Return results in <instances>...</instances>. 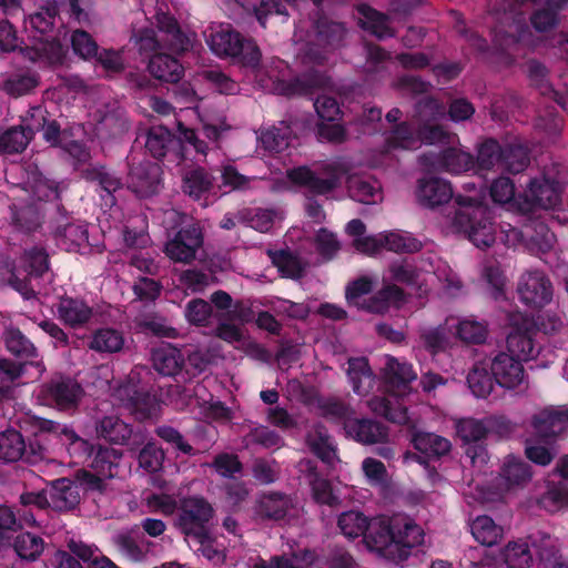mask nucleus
<instances>
[{
	"mask_svg": "<svg viewBox=\"0 0 568 568\" xmlns=\"http://www.w3.org/2000/svg\"><path fill=\"white\" fill-rule=\"evenodd\" d=\"M160 166L156 163L150 161L133 163L129 173V187L141 197L153 195L160 186Z\"/></svg>",
	"mask_w": 568,
	"mask_h": 568,
	"instance_id": "15",
	"label": "nucleus"
},
{
	"mask_svg": "<svg viewBox=\"0 0 568 568\" xmlns=\"http://www.w3.org/2000/svg\"><path fill=\"white\" fill-rule=\"evenodd\" d=\"M291 505V499L287 496L271 493L261 496L257 501L256 511L261 517L278 520L286 515Z\"/></svg>",
	"mask_w": 568,
	"mask_h": 568,
	"instance_id": "34",
	"label": "nucleus"
},
{
	"mask_svg": "<svg viewBox=\"0 0 568 568\" xmlns=\"http://www.w3.org/2000/svg\"><path fill=\"white\" fill-rule=\"evenodd\" d=\"M560 194L561 190L558 183L545 178L535 179L525 191V210L556 209L560 204Z\"/></svg>",
	"mask_w": 568,
	"mask_h": 568,
	"instance_id": "14",
	"label": "nucleus"
},
{
	"mask_svg": "<svg viewBox=\"0 0 568 568\" xmlns=\"http://www.w3.org/2000/svg\"><path fill=\"white\" fill-rule=\"evenodd\" d=\"M114 396L119 399L134 416L136 420H145L158 417L161 405L155 396L138 389L135 385L128 383L115 389Z\"/></svg>",
	"mask_w": 568,
	"mask_h": 568,
	"instance_id": "8",
	"label": "nucleus"
},
{
	"mask_svg": "<svg viewBox=\"0 0 568 568\" xmlns=\"http://www.w3.org/2000/svg\"><path fill=\"white\" fill-rule=\"evenodd\" d=\"M489 365L479 363L467 376L469 388L476 397H487L494 389V375L488 373Z\"/></svg>",
	"mask_w": 568,
	"mask_h": 568,
	"instance_id": "45",
	"label": "nucleus"
},
{
	"mask_svg": "<svg viewBox=\"0 0 568 568\" xmlns=\"http://www.w3.org/2000/svg\"><path fill=\"white\" fill-rule=\"evenodd\" d=\"M513 354H498L489 364L495 382L505 388H515L524 382L521 361Z\"/></svg>",
	"mask_w": 568,
	"mask_h": 568,
	"instance_id": "16",
	"label": "nucleus"
},
{
	"mask_svg": "<svg viewBox=\"0 0 568 568\" xmlns=\"http://www.w3.org/2000/svg\"><path fill=\"white\" fill-rule=\"evenodd\" d=\"M42 120L43 110L41 108H32L23 120V125L11 128L0 134V151L3 153L22 152L34 132L39 131Z\"/></svg>",
	"mask_w": 568,
	"mask_h": 568,
	"instance_id": "10",
	"label": "nucleus"
},
{
	"mask_svg": "<svg viewBox=\"0 0 568 568\" xmlns=\"http://www.w3.org/2000/svg\"><path fill=\"white\" fill-rule=\"evenodd\" d=\"M203 244L202 233L196 226L180 230L164 247L166 256L178 263H191Z\"/></svg>",
	"mask_w": 568,
	"mask_h": 568,
	"instance_id": "12",
	"label": "nucleus"
},
{
	"mask_svg": "<svg viewBox=\"0 0 568 568\" xmlns=\"http://www.w3.org/2000/svg\"><path fill=\"white\" fill-rule=\"evenodd\" d=\"M531 477L529 466L521 459L509 455L505 457L500 470L499 486L503 489H511L516 486L526 484Z\"/></svg>",
	"mask_w": 568,
	"mask_h": 568,
	"instance_id": "27",
	"label": "nucleus"
},
{
	"mask_svg": "<svg viewBox=\"0 0 568 568\" xmlns=\"http://www.w3.org/2000/svg\"><path fill=\"white\" fill-rule=\"evenodd\" d=\"M58 10L54 4L48 6L29 17L30 27L39 32L42 38L52 30Z\"/></svg>",
	"mask_w": 568,
	"mask_h": 568,
	"instance_id": "60",
	"label": "nucleus"
},
{
	"mask_svg": "<svg viewBox=\"0 0 568 568\" xmlns=\"http://www.w3.org/2000/svg\"><path fill=\"white\" fill-rule=\"evenodd\" d=\"M149 71L159 80L178 82L183 74V67L175 58L158 52L150 59Z\"/></svg>",
	"mask_w": 568,
	"mask_h": 568,
	"instance_id": "29",
	"label": "nucleus"
},
{
	"mask_svg": "<svg viewBox=\"0 0 568 568\" xmlns=\"http://www.w3.org/2000/svg\"><path fill=\"white\" fill-rule=\"evenodd\" d=\"M392 278L406 284H414L419 281L420 273L433 274L443 288L450 295L457 294L462 287V281L450 266L438 256H427L419 261L414 267L407 262H396L389 266Z\"/></svg>",
	"mask_w": 568,
	"mask_h": 568,
	"instance_id": "3",
	"label": "nucleus"
},
{
	"mask_svg": "<svg viewBox=\"0 0 568 568\" xmlns=\"http://www.w3.org/2000/svg\"><path fill=\"white\" fill-rule=\"evenodd\" d=\"M4 341L8 351L18 357L28 359L37 356V348L33 343L18 328L9 327L6 331Z\"/></svg>",
	"mask_w": 568,
	"mask_h": 568,
	"instance_id": "46",
	"label": "nucleus"
},
{
	"mask_svg": "<svg viewBox=\"0 0 568 568\" xmlns=\"http://www.w3.org/2000/svg\"><path fill=\"white\" fill-rule=\"evenodd\" d=\"M387 390L394 397H403L410 392V383L417 378L413 366L397 358L387 357L385 364Z\"/></svg>",
	"mask_w": 568,
	"mask_h": 568,
	"instance_id": "17",
	"label": "nucleus"
},
{
	"mask_svg": "<svg viewBox=\"0 0 568 568\" xmlns=\"http://www.w3.org/2000/svg\"><path fill=\"white\" fill-rule=\"evenodd\" d=\"M179 526L186 536L205 537V526L213 518L210 503L200 496L183 498L181 501Z\"/></svg>",
	"mask_w": 568,
	"mask_h": 568,
	"instance_id": "7",
	"label": "nucleus"
},
{
	"mask_svg": "<svg viewBox=\"0 0 568 568\" xmlns=\"http://www.w3.org/2000/svg\"><path fill=\"white\" fill-rule=\"evenodd\" d=\"M61 244L67 250H78L88 242V230L82 224L70 223L60 233Z\"/></svg>",
	"mask_w": 568,
	"mask_h": 568,
	"instance_id": "57",
	"label": "nucleus"
},
{
	"mask_svg": "<svg viewBox=\"0 0 568 568\" xmlns=\"http://www.w3.org/2000/svg\"><path fill=\"white\" fill-rule=\"evenodd\" d=\"M164 452L155 443L149 442L139 454V464L150 473L159 470L164 462Z\"/></svg>",
	"mask_w": 568,
	"mask_h": 568,
	"instance_id": "58",
	"label": "nucleus"
},
{
	"mask_svg": "<svg viewBox=\"0 0 568 568\" xmlns=\"http://www.w3.org/2000/svg\"><path fill=\"white\" fill-rule=\"evenodd\" d=\"M291 134L290 126L285 122H280L278 125L262 131L258 139L266 151L280 153L288 146Z\"/></svg>",
	"mask_w": 568,
	"mask_h": 568,
	"instance_id": "40",
	"label": "nucleus"
},
{
	"mask_svg": "<svg viewBox=\"0 0 568 568\" xmlns=\"http://www.w3.org/2000/svg\"><path fill=\"white\" fill-rule=\"evenodd\" d=\"M412 442L417 450L429 457H440L452 448L447 438L434 433H416Z\"/></svg>",
	"mask_w": 568,
	"mask_h": 568,
	"instance_id": "36",
	"label": "nucleus"
},
{
	"mask_svg": "<svg viewBox=\"0 0 568 568\" xmlns=\"http://www.w3.org/2000/svg\"><path fill=\"white\" fill-rule=\"evenodd\" d=\"M532 426L537 435L545 439L556 437L568 428V409L547 407L534 416Z\"/></svg>",
	"mask_w": 568,
	"mask_h": 568,
	"instance_id": "19",
	"label": "nucleus"
},
{
	"mask_svg": "<svg viewBox=\"0 0 568 568\" xmlns=\"http://www.w3.org/2000/svg\"><path fill=\"white\" fill-rule=\"evenodd\" d=\"M456 335L466 343H481L486 338V325L481 322L465 318L459 321L456 325Z\"/></svg>",
	"mask_w": 568,
	"mask_h": 568,
	"instance_id": "53",
	"label": "nucleus"
},
{
	"mask_svg": "<svg viewBox=\"0 0 568 568\" xmlns=\"http://www.w3.org/2000/svg\"><path fill=\"white\" fill-rule=\"evenodd\" d=\"M436 169L459 174L474 170L475 161L469 153L457 148H449L443 152L442 159L436 165Z\"/></svg>",
	"mask_w": 568,
	"mask_h": 568,
	"instance_id": "38",
	"label": "nucleus"
},
{
	"mask_svg": "<svg viewBox=\"0 0 568 568\" xmlns=\"http://www.w3.org/2000/svg\"><path fill=\"white\" fill-rule=\"evenodd\" d=\"M244 443L246 447L258 445L264 448H278L282 446V438L267 427L258 426L244 437Z\"/></svg>",
	"mask_w": 568,
	"mask_h": 568,
	"instance_id": "55",
	"label": "nucleus"
},
{
	"mask_svg": "<svg viewBox=\"0 0 568 568\" xmlns=\"http://www.w3.org/2000/svg\"><path fill=\"white\" fill-rule=\"evenodd\" d=\"M517 291L523 303L531 308H540L552 298V285L540 271L524 273L518 282Z\"/></svg>",
	"mask_w": 568,
	"mask_h": 568,
	"instance_id": "9",
	"label": "nucleus"
},
{
	"mask_svg": "<svg viewBox=\"0 0 568 568\" xmlns=\"http://www.w3.org/2000/svg\"><path fill=\"white\" fill-rule=\"evenodd\" d=\"M49 506L64 511L74 508L80 500L78 486L67 478L54 481L48 490Z\"/></svg>",
	"mask_w": 568,
	"mask_h": 568,
	"instance_id": "24",
	"label": "nucleus"
},
{
	"mask_svg": "<svg viewBox=\"0 0 568 568\" xmlns=\"http://www.w3.org/2000/svg\"><path fill=\"white\" fill-rule=\"evenodd\" d=\"M347 375L356 394L365 396L373 388L374 377L365 358L349 359Z\"/></svg>",
	"mask_w": 568,
	"mask_h": 568,
	"instance_id": "33",
	"label": "nucleus"
},
{
	"mask_svg": "<svg viewBox=\"0 0 568 568\" xmlns=\"http://www.w3.org/2000/svg\"><path fill=\"white\" fill-rule=\"evenodd\" d=\"M301 470H307V481L312 486L313 496L317 503L334 505L337 498L333 495L329 483L326 479L318 477L312 462L304 460L300 464Z\"/></svg>",
	"mask_w": 568,
	"mask_h": 568,
	"instance_id": "43",
	"label": "nucleus"
},
{
	"mask_svg": "<svg viewBox=\"0 0 568 568\" xmlns=\"http://www.w3.org/2000/svg\"><path fill=\"white\" fill-rule=\"evenodd\" d=\"M221 179L224 186H229L233 191L246 190L250 187L255 178H248L241 174L236 168L231 164L221 168Z\"/></svg>",
	"mask_w": 568,
	"mask_h": 568,
	"instance_id": "64",
	"label": "nucleus"
},
{
	"mask_svg": "<svg viewBox=\"0 0 568 568\" xmlns=\"http://www.w3.org/2000/svg\"><path fill=\"white\" fill-rule=\"evenodd\" d=\"M383 247L396 253H413L420 248V242L408 234L398 232L381 233Z\"/></svg>",
	"mask_w": 568,
	"mask_h": 568,
	"instance_id": "52",
	"label": "nucleus"
},
{
	"mask_svg": "<svg viewBox=\"0 0 568 568\" xmlns=\"http://www.w3.org/2000/svg\"><path fill=\"white\" fill-rule=\"evenodd\" d=\"M326 414L332 418L343 419L346 435L359 443L372 445L388 438L386 427L369 419L352 418L351 408L342 403L329 404Z\"/></svg>",
	"mask_w": 568,
	"mask_h": 568,
	"instance_id": "6",
	"label": "nucleus"
},
{
	"mask_svg": "<svg viewBox=\"0 0 568 568\" xmlns=\"http://www.w3.org/2000/svg\"><path fill=\"white\" fill-rule=\"evenodd\" d=\"M419 145L420 139L418 133L416 134L406 122H403L385 134L383 152L412 150L417 149Z\"/></svg>",
	"mask_w": 568,
	"mask_h": 568,
	"instance_id": "30",
	"label": "nucleus"
},
{
	"mask_svg": "<svg viewBox=\"0 0 568 568\" xmlns=\"http://www.w3.org/2000/svg\"><path fill=\"white\" fill-rule=\"evenodd\" d=\"M213 185V176L203 168L192 169L183 175L182 190L193 197L200 199L204 193L209 192Z\"/></svg>",
	"mask_w": 568,
	"mask_h": 568,
	"instance_id": "37",
	"label": "nucleus"
},
{
	"mask_svg": "<svg viewBox=\"0 0 568 568\" xmlns=\"http://www.w3.org/2000/svg\"><path fill=\"white\" fill-rule=\"evenodd\" d=\"M307 444L312 452L323 462L333 464L336 459V449L332 437L322 425H314L307 434Z\"/></svg>",
	"mask_w": 568,
	"mask_h": 568,
	"instance_id": "31",
	"label": "nucleus"
},
{
	"mask_svg": "<svg viewBox=\"0 0 568 568\" xmlns=\"http://www.w3.org/2000/svg\"><path fill=\"white\" fill-rule=\"evenodd\" d=\"M490 170L504 171L503 151L495 141H488L479 148L474 169L478 174Z\"/></svg>",
	"mask_w": 568,
	"mask_h": 568,
	"instance_id": "39",
	"label": "nucleus"
},
{
	"mask_svg": "<svg viewBox=\"0 0 568 568\" xmlns=\"http://www.w3.org/2000/svg\"><path fill=\"white\" fill-rule=\"evenodd\" d=\"M504 171L519 173L529 163L528 152L521 145H509L503 150Z\"/></svg>",
	"mask_w": 568,
	"mask_h": 568,
	"instance_id": "54",
	"label": "nucleus"
},
{
	"mask_svg": "<svg viewBox=\"0 0 568 568\" xmlns=\"http://www.w3.org/2000/svg\"><path fill=\"white\" fill-rule=\"evenodd\" d=\"M156 22L160 32L164 33L163 49L179 53L186 51L191 47L192 40L181 32L172 17L165 13H158Z\"/></svg>",
	"mask_w": 568,
	"mask_h": 568,
	"instance_id": "26",
	"label": "nucleus"
},
{
	"mask_svg": "<svg viewBox=\"0 0 568 568\" xmlns=\"http://www.w3.org/2000/svg\"><path fill=\"white\" fill-rule=\"evenodd\" d=\"M153 365L163 375H174L180 372L183 365V356L176 347L171 344H161L152 351Z\"/></svg>",
	"mask_w": 568,
	"mask_h": 568,
	"instance_id": "28",
	"label": "nucleus"
},
{
	"mask_svg": "<svg viewBox=\"0 0 568 568\" xmlns=\"http://www.w3.org/2000/svg\"><path fill=\"white\" fill-rule=\"evenodd\" d=\"M38 84L37 79L30 74H16L8 78L3 83V90L14 97L29 93Z\"/></svg>",
	"mask_w": 568,
	"mask_h": 568,
	"instance_id": "62",
	"label": "nucleus"
},
{
	"mask_svg": "<svg viewBox=\"0 0 568 568\" xmlns=\"http://www.w3.org/2000/svg\"><path fill=\"white\" fill-rule=\"evenodd\" d=\"M416 197L420 205L434 209L450 201L453 189L450 184L438 178H427L418 181Z\"/></svg>",
	"mask_w": 568,
	"mask_h": 568,
	"instance_id": "20",
	"label": "nucleus"
},
{
	"mask_svg": "<svg viewBox=\"0 0 568 568\" xmlns=\"http://www.w3.org/2000/svg\"><path fill=\"white\" fill-rule=\"evenodd\" d=\"M504 560L507 568H529L532 556L525 541L509 542L504 550Z\"/></svg>",
	"mask_w": 568,
	"mask_h": 568,
	"instance_id": "50",
	"label": "nucleus"
},
{
	"mask_svg": "<svg viewBox=\"0 0 568 568\" xmlns=\"http://www.w3.org/2000/svg\"><path fill=\"white\" fill-rule=\"evenodd\" d=\"M125 344L121 331L112 327H102L92 332L88 341V348L100 354H114L123 349Z\"/></svg>",
	"mask_w": 568,
	"mask_h": 568,
	"instance_id": "25",
	"label": "nucleus"
},
{
	"mask_svg": "<svg viewBox=\"0 0 568 568\" xmlns=\"http://www.w3.org/2000/svg\"><path fill=\"white\" fill-rule=\"evenodd\" d=\"M487 432L488 429L483 420L464 418L456 423V433L464 445H467L466 455L473 464L486 463V450L480 442L486 437Z\"/></svg>",
	"mask_w": 568,
	"mask_h": 568,
	"instance_id": "13",
	"label": "nucleus"
},
{
	"mask_svg": "<svg viewBox=\"0 0 568 568\" xmlns=\"http://www.w3.org/2000/svg\"><path fill=\"white\" fill-rule=\"evenodd\" d=\"M316 556L314 552L304 550L290 557L276 556L270 561L260 557H252L247 561L248 568H315Z\"/></svg>",
	"mask_w": 568,
	"mask_h": 568,
	"instance_id": "23",
	"label": "nucleus"
},
{
	"mask_svg": "<svg viewBox=\"0 0 568 568\" xmlns=\"http://www.w3.org/2000/svg\"><path fill=\"white\" fill-rule=\"evenodd\" d=\"M471 535L484 546L496 545L504 535V529L488 516H478L470 525Z\"/></svg>",
	"mask_w": 568,
	"mask_h": 568,
	"instance_id": "35",
	"label": "nucleus"
},
{
	"mask_svg": "<svg viewBox=\"0 0 568 568\" xmlns=\"http://www.w3.org/2000/svg\"><path fill=\"white\" fill-rule=\"evenodd\" d=\"M358 13L361 14V26L377 38L384 39L394 36V30L390 28L388 18L385 14L366 4L358 7Z\"/></svg>",
	"mask_w": 568,
	"mask_h": 568,
	"instance_id": "32",
	"label": "nucleus"
},
{
	"mask_svg": "<svg viewBox=\"0 0 568 568\" xmlns=\"http://www.w3.org/2000/svg\"><path fill=\"white\" fill-rule=\"evenodd\" d=\"M48 403L60 409L75 408L84 396L82 386L71 377H55L42 388Z\"/></svg>",
	"mask_w": 568,
	"mask_h": 568,
	"instance_id": "11",
	"label": "nucleus"
},
{
	"mask_svg": "<svg viewBox=\"0 0 568 568\" xmlns=\"http://www.w3.org/2000/svg\"><path fill=\"white\" fill-rule=\"evenodd\" d=\"M210 49L219 57H241L243 63L256 65L260 50L252 41H243L240 33L229 27H220L207 37Z\"/></svg>",
	"mask_w": 568,
	"mask_h": 568,
	"instance_id": "5",
	"label": "nucleus"
},
{
	"mask_svg": "<svg viewBox=\"0 0 568 568\" xmlns=\"http://www.w3.org/2000/svg\"><path fill=\"white\" fill-rule=\"evenodd\" d=\"M170 142V131L163 126H156L149 131L145 148L154 158H162L165 155Z\"/></svg>",
	"mask_w": 568,
	"mask_h": 568,
	"instance_id": "56",
	"label": "nucleus"
},
{
	"mask_svg": "<svg viewBox=\"0 0 568 568\" xmlns=\"http://www.w3.org/2000/svg\"><path fill=\"white\" fill-rule=\"evenodd\" d=\"M13 547L20 558L36 560L44 549V541L37 535L22 532L16 537Z\"/></svg>",
	"mask_w": 568,
	"mask_h": 568,
	"instance_id": "48",
	"label": "nucleus"
},
{
	"mask_svg": "<svg viewBox=\"0 0 568 568\" xmlns=\"http://www.w3.org/2000/svg\"><path fill=\"white\" fill-rule=\"evenodd\" d=\"M36 59H45L50 63H59L63 58V47L50 36L40 39L34 45Z\"/></svg>",
	"mask_w": 568,
	"mask_h": 568,
	"instance_id": "59",
	"label": "nucleus"
},
{
	"mask_svg": "<svg viewBox=\"0 0 568 568\" xmlns=\"http://www.w3.org/2000/svg\"><path fill=\"white\" fill-rule=\"evenodd\" d=\"M316 33L320 45L335 48L344 39L345 28L342 23L322 19L316 24Z\"/></svg>",
	"mask_w": 568,
	"mask_h": 568,
	"instance_id": "51",
	"label": "nucleus"
},
{
	"mask_svg": "<svg viewBox=\"0 0 568 568\" xmlns=\"http://www.w3.org/2000/svg\"><path fill=\"white\" fill-rule=\"evenodd\" d=\"M459 205L454 224L465 233L477 247H489L496 237V231L490 221L488 207L468 196H457Z\"/></svg>",
	"mask_w": 568,
	"mask_h": 568,
	"instance_id": "2",
	"label": "nucleus"
},
{
	"mask_svg": "<svg viewBox=\"0 0 568 568\" xmlns=\"http://www.w3.org/2000/svg\"><path fill=\"white\" fill-rule=\"evenodd\" d=\"M57 316L71 328H82L91 322L94 311L83 300L65 296L57 304Z\"/></svg>",
	"mask_w": 568,
	"mask_h": 568,
	"instance_id": "18",
	"label": "nucleus"
},
{
	"mask_svg": "<svg viewBox=\"0 0 568 568\" xmlns=\"http://www.w3.org/2000/svg\"><path fill=\"white\" fill-rule=\"evenodd\" d=\"M68 548L80 559L88 561V568H119L108 557L99 555V549L93 545H88L81 540L71 538L68 541Z\"/></svg>",
	"mask_w": 568,
	"mask_h": 568,
	"instance_id": "41",
	"label": "nucleus"
},
{
	"mask_svg": "<svg viewBox=\"0 0 568 568\" xmlns=\"http://www.w3.org/2000/svg\"><path fill=\"white\" fill-rule=\"evenodd\" d=\"M338 527L347 538L364 535L368 549L396 562L406 559L410 550L423 542L420 527L400 516H382L368 521L362 513L351 510L339 516Z\"/></svg>",
	"mask_w": 568,
	"mask_h": 568,
	"instance_id": "1",
	"label": "nucleus"
},
{
	"mask_svg": "<svg viewBox=\"0 0 568 568\" xmlns=\"http://www.w3.org/2000/svg\"><path fill=\"white\" fill-rule=\"evenodd\" d=\"M349 171V164L343 159L325 162L318 174L306 166H298L287 171L288 180L317 195L326 194L336 189L341 179Z\"/></svg>",
	"mask_w": 568,
	"mask_h": 568,
	"instance_id": "4",
	"label": "nucleus"
},
{
	"mask_svg": "<svg viewBox=\"0 0 568 568\" xmlns=\"http://www.w3.org/2000/svg\"><path fill=\"white\" fill-rule=\"evenodd\" d=\"M368 405L373 412L394 423L405 424L408 420L406 408L393 403L389 398L374 397L368 402Z\"/></svg>",
	"mask_w": 568,
	"mask_h": 568,
	"instance_id": "49",
	"label": "nucleus"
},
{
	"mask_svg": "<svg viewBox=\"0 0 568 568\" xmlns=\"http://www.w3.org/2000/svg\"><path fill=\"white\" fill-rule=\"evenodd\" d=\"M507 348L514 356L523 361L531 359L538 354L531 336L527 331L523 332L520 328L509 333Z\"/></svg>",
	"mask_w": 568,
	"mask_h": 568,
	"instance_id": "44",
	"label": "nucleus"
},
{
	"mask_svg": "<svg viewBox=\"0 0 568 568\" xmlns=\"http://www.w3.org/2000/svg\"><path fill=\"white\" fill-rule=\"evenodd\" d=\"M282 219L283 211L280 209H257L251 217L250 224L260 232H267Z\"/></svg>",
	"mask_w": 568,
	"mask_h": 568,
	"instance_id": "63",
	"label": "nucleus"
},
{
	"mask_svg": "<svg viewBox=\"0 0 568 568\" xmlns=\"http://www.w3.org/2000/svg\"><path fill=\"white\" fill-rule=\"evenodd\" d=\"M24 450L26 444L18 430L7 428L0 432V459L9 463L17 462Z\"/></svg>",
	"mask_w": 568,
	"mask_h": 568,
	"instance_id": "42",
	"label": "nucleus"
},
{
	"mask_svg": "<svg viewBox=\"0 0 568 568\" xmlns=\"http://www.w3.org/2000/svg\"><path fill=\"white\" fill-rule=\"evenodd\" d=\"M347 189L352 199L364 204H376L383 200L381 183L369 175L348 176Z\"/></svg>",
	"mask_w": 568,
	"mask_h": 568,
	"instance_id": "21",
	"label": "nucleus"
},
{
	"mask_svg": "<svg viewBox=\"0 0 568 568\" xmlns=\"http://www.w3.org/2000/svg\"><path fill=\"white\" fill-rule=\"evenodd\" d=\"M449 321L450 320L447 318L444 325L420 329L419 341L425 349L432 354L445 349L448 343L447 331L449 328Z\"/></svg>",
	"mask_w": 568,
	"mask_h": 568,
	"instance_id": "47",
	"label": "nucleus"
},
{
	"mask_svg": "<svg viewBox=\"0 0 568 568\" xmlns=\"http://www.w3.org/2000/svg\"><path fill=\"white\" fill-rule=\"evenodd\" d=\"M95 432L100 438L112 444L125 445L132 436V426L116 415H105L97 420Z\"/></svg>",
	"mask_w": 568,
	"mask_h": 568,
	"instance_id": "22",
	"label": "nucleus"
},
{
	"mask_svg": "<svg viewBox=\"0 0 568 568\" xmlns=\"http://www.w3.org/2000/svg\"><path fill=\"white\" fill-rule=\"evenodd\" d=\"M73 51L83 59L98 55V44L92 37L82 30H75L71 36Z\"/></svg>",
	"mask_w": 568,
	"mask_h": 568,
	"instance_id": "61",
	"label": "nucleus"
}]
</instances>
